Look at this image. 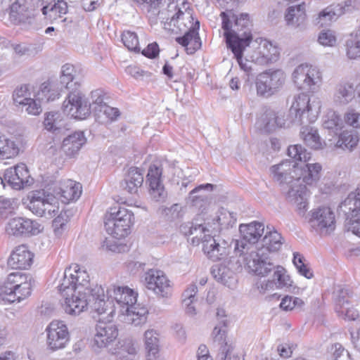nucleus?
Listing matches in <instances>:
<instances>
[{
    "instance_id": "nucleus-1",
    "label": "nucleus",
    "mask_w": 360,
    "mask_h": 360,
    "mask_svg": "<svg viewBox=\"0 0 360 360\" xmlns=\"http://www.w3.org/2000/svg\"><path fill=\"white\" fill-rule=\"evenodd\" d=\"M58 288L65 299L64 309L71 315H79L89 307L98 315L107 314L108 320L118 308L112 305L108 295V300H105V291L101 285L91 287L87 272L77 264L65 269Z\"/></svg>"
},
{
    "instance_id": "nucleus-2",
    "label": "nucleus",
    "mask_w": 360,
    "mask_h": 360,
    "mask_svg": "<svg viewBox=\"0 0 360 360\" xmlns=\"http://www.w3.org/2000/svg\"><path fill=\"white\" fill-rule=\"evenodd\" d=\"M273 179L281 186L286 200L300 210L307 205V185H312L320 178L321 165L310 164L306 159H285L271 167Z\"/></svg>"
},
{
    "instance_id": "nucleus-3",
    "label": "nucleus",
    "mask_w": 360,
    "mask_h": 360,
    "mask_svg": "<svg viewBox=\"0 0 360 360\" xmlns=\"http://www.w3.org/2000/svg\"><path fill=\"white\" fill-rule=\"evenodd\" d=\"M75 74L76 70L72 65L66 63L62 66L60 87L71 90L63 103V110L72 117L83 120L89 115V105H87L84 96L78 90L80 83Z\"/></svg>"
},
{
    "instance_id": "nucleus-4",
    "label": "nucleus",
    "mask_w": 360,
    "mask_h": 360,
    "mask_svg": "<svg viewBox=\"0 0 360 360\" xmlns=\"http://www.w3.org/2000/svg\"><path fill=\"white\" fill-rule=\"evenodd\" d=\"M106 293L116 301L123 321L134 326L146 322L148 311L145 307L136 305L137 294L133 290L127 286L111 285Z\"/></svg>"
},
{
    "instance_id": "nucleus-5",
    "label": "nucleus",
    "mask_w": 360,
    "mask_h": 360,
    "mask_svg": "<svg viewBox=\"0 0 360 360\" xmlns=\"http://www.w3.org/2000/svg\"><path fill=\"white\" fill-rule=\"evenodd\" d=\"M195 219L194 228L193 229L192 238L193 243H199L200 241L203 243V251L211 259L216 261L221 259L224 256L228 254V248L217 242L215 239V232L213 230L212 225L210 219H207L204 224L198 223Z\"/></svg>"
},
{
    "instance_id": "nucleus-6",
    "label": "nucleus",
    "mask_w": 360,
    "mask_h": 360,
    "mask_svg": "<svg viewBox=\"0 0 360 360\" xmlns=\"http://www.w3.org/2000/svg\"><path fill=\"white\" fill-rule=\"evenodd\" d=\"M162 0H134L137 4L143 5L148 11L157 8ZM167 3V8L160 13L161 18L165 20V25H172L181 30L179 22L184 19V11L187 10L186 0H165Z\"/></svg>"
},
{
    "instance_id": "nucleus-7",
    "label": "nucleus",
    "mask_w": 360,
    "mask_h": 360,
    "mask_svg": "<svg viewBox=\"0 0 360 360\" xmlns=\"http://www.w3.org/2000/svg\"><path fill=\"white\" fill-rule=\"evenodd\" d=\"M222 28L225 31L224 37L228 45V38L237 37L240 40L248 38V44L252 41V34L250 30V22L248 14L242 13L237 16L232 10L221 12Z\"/></svg>"
},
{
    "instance_id": "nucleus-8",
    "label": "nucleus",
    "mask_w": 360,
    "mask_h": 360,
    "mask_svg": "<svg viewBox=\"0 0 360 360\" xmlns=\"http://www.w3.org/2000/svg\"><path fill=\"white\" fill-rule=\"evenodd\" d=\"M134 214L126 208L119 207L110 208L105 216L106 231L114 238L120 239L130 233V226L133 224Z\"/></svg>"
},
{
    "instance_id": "nucleus-9",
    "label": "nucleus",
    "mask_w": 360,
    "mask_h": 360,
    "mask_svg": "<svg viewBox=\"0 0 360 360\" xmlns=\"http://www.w3.org/2000/svg\"><path fill=\"white\" fill-rule=\"evenodd\" d=\"M23 205L36 216L51 218L58 212L57 198L44 190H36L30 192Z\"/></svg>"
},
{
    "instance_id": "nucleus-10",
    "label": "nucleus",
    "mask_w": 360,
    "mask_h": 360,
    "mask_svg": "<svg viewBox=\"0 0 360 360\" xmlns=\"http://www.w3.org/2000/svg\"><path fill=\"white\" fill-rule=\"evenodd\" d=\"M286 76L280 69L268 70L260 73L256 80L258 96L269 98L276 94L284 86Z\"/></svg>"
},
{
    "instance_id": "nucleus-11",
    "label": "nucleus",
    "mask_w": 360,
    "mask_h": 360,
    "mask_svg": "<svg viewBox=\"0 0 360 360\" xmlns=\"http://www.w3.org/2000/svg\"><path fill=\"white\" fill-rule=\"evenodd\" d=\"M292 79L298 89L314 91L322 82V72L317 67L301 64L294 70Z\"/></svg>"
},
{
    "instance_id": "nucleus-12",
    "label": "nucleus",
    "mask_w": 360,
    "mask_h": 360,
    "mask_svg": "<svg viewBox=\"0 0 360 360\" xmlns=\"http://www.w3.org/2000/svg\"><path fill=\"white\" fill-rule=\"evenodd\" d=\"M117 326L110 319L108 321H98L95 327V333L91 348L96 353L112 345L118 337Z\"/></svg>"
},
{
    "instance_id": "nucleus-13",
    "label": "nucleus",
    "mask_w": 360,
    "mask_h": 360,
    "mask_svg": "<svg viewBox=\"0 0 360 360\" xmlns=\"http://www.w3.org/2000/svg\"><path fill=\"white\" fill-rule=\"evenodd\" d=\"M309 224L320 234H328L335 228V214L330 207H319L311 211Z\"/></svg>"
},
{
    "instance_id": "nucleus-14",
    "label": "nucleus",
    "mask_w": 360,
    "mask_h": 360,
    "mask_svg": "<svg viewBox=\"0 0 360 360\" xmlns=\"http://www.w3.org/2000/svg\"><path fill=\"white\" fill-rule=\"evenodd\" d=\"M46 344L49 349L56 351L63 349L70 340L67 326L61 321H51L46 329Z\"/></svg>"
},
{
    "instance_id": "nucleus-15",
    "label": "nucleus",
    "mask_w": 360,
    "mask_h": 360,
    "mask_svg": "<svg viewBox=\"0 0 360 360\" xmlns=\"http://www.w3.org/2000/svg\"><path fill=\"white\" fill-rule=\"evenodd\" d=\"M248 44V38H245L243 40H240L238 37H232L228 38V47L231 50L234 54L235 58L240 66L248 77L253 76L255 73V65H258L252 58H243V51Z\"/></svg>"
},
{
    "instance_id": "nucleus-16",
    "label": "nucleus",
    "mask_w": 360,
    "mask_h": 360,
    "mask_svg": "<svg viewBox=\"0 0 360 360\" xmlns=\"http://www.w3.org/2000/svg\"><path fill=\"white\" fill-rule=\"evenodd\" d=\"M245 262L250 271L262 276H266L276 267L271 257L265 252L264 249L252 251L245 257Z\"/></svg>"
},
{
    "instance_id": "nucleus-17",
    "label": "nucleus",
    "mask_w": 360,
    "mask_h": 360,
    "mask_svg": "<svg viewBox=\"0 0 360 360\" xmlns=\"http://www.w3.org/2000/svg\"><path fill=\"white\" fill-rule=\"evenodd\" d=\"M41 225L36 220L25 217H15L9 220L6 226L8 234L15 236H31L39 234Z\"/></svg>"
},
{
    "instance_id": "nucleus-18",
    "label": "nucleus",
    "mask_w": 360,
    "mask_h": 360,
    "mask_svg": "<svg viewBox=\"0 0 360 360\" xmlns=\"http://www.w3.org/2000/svg\"><path fill=\"white\" fill-rule=\"evenodd\" d=\"M145 281L148 289L161 297H169L172 294L170 281L160 270L150 269L146 273Z\"/></svg>"
},
{
    "instance_id": "nucleus-19",
    "label": "nucleus",
    "mask_w": 360,
    "mask_h": 360,
    "mask_svg": "<svg viewBox=\"0 0 360 360\" xmlns=\"http://www.w3.org/2000/svg\"><path fill=\"white\" fill-rule=\"evenodd\" d=\"M264 230V225L257 221L249 224H240L239 226L240 240L236 241V250L243 252L248 244L252 245L258 242Z\"/></svg>"
},
{
    "instance_id": "nucleus-20",
    "label": "nucleus",
    "mask_w": 360,
    "mask_h": 360,
    "mask_svg": "<svg viewBox=\"0 0 360 360\" xmlns=\"http://www.w3.org/2000/svg\"><path fill=\"white\" fill-rule=\"evenodd\" d=\"M285 124L284 120L268 106H264L257 117L256 126L262 133H271Z\"/></svg>"
},
{
    "instance_id": "nucleus-21",
    "label": "nucleus",
    "mask_w": 360,
    "mask_h": 360,
    "mask_svg": "<svg viewBox=\"0 0 360 360\" xmlns=\"http://www.w3.org/2000/svg\"><path fill=\"white\" fill-rule=\"evenodd\" d=\"M28 170L24 164L18 165L14 168L6 170L4 179L0 177V189L7 183L13 189L20 190L28 183Z\"/></svg>"
},
{
    "instance_id": "nucleus-22",
    "label": "nucleus",
    "mask_w": 360,
    "mask_h": 360,
    "mask_svg": "<svg viewBox=\"0 0 360 360\" xmlns=\"http://www.w3.org/2000/svg\"><path fill=\"white\" fill-rule=\"evenodd\" d=\"M321 105L319 101H313L310 103L308 95L299 94L294 97V101L290 109L291 114H295V117L302 122L305 114L311 113L316 117L319 112Z\"/></svg>"
},
{
    "instance_id": "nucleus-23",
    "label": "nucleus",
    "mask_w": 360,
    "mask_h": 360,
    "mask_svg": "<svg viewBox=\"0 0 360 360\" xmlns=\"http://www.w3.org/2000/svg\"><path fill=\"white\" fill-rule=\"evenodd\" d=\"M162 169L156 165H151L147 174V182L149 184V193L152 199L156 202H163L167 193L161 180Z\"/></svg>"
},
{
    "instance_id": "nucleus-24",
    "label": "nucleus",
    "mask_w": 360,
    "mask_h": 360,
    "mask_svg": "<svg viewBox=\"0 0 360 360\" xmlns=\"http://www.w3.org/2000/svg\"><path fill=\"white\" fill-rule=\"evenodd\" d=\"M258 65H263L276 61L279 58V51L271 41L261 39L257 49L250 56Z\"/></svg>"
},
{
    "instance_id": "nucleus-25",
    "label": "nucleus",
    "mask_w": 360,
    "mask_h": 360,
    "mask_svg": "<svg viewBox=\"0 0 360 360\" xmlns=\"http://www.w3.org/2000/svg\"><path fill=\"white\" fill-rule=\"evenodd\" d=\"M214 343L219 346V354L217 360H244L243 357L233 354L234 347L232 344H228L226 340V330L221 328L217 327L212 331Z\"/></svg>"
},
{
    "instance_id": "nucleus-26",
    "label": "nucleus",
    "mask_w": 360,
    "mask_h": 360,
    "mask_svg": "<svg viewBox=\"0 0 360 360\" xmlns=\"http://www.w3.org/2000/svg\"><path fill=\"white\" fill-rule=\"evenodd\" d=\"M34 254L26 245H20L12 252L8 259V266L13 269H27L32 264Z\"/></svg>"
},
{
    "instance_id": "nucleus-27",
    "label": "nucleus",
    "mask_w": 360,
    "mask_h": 360,
    "mask_svg": "<svg viewBox=\"0 0 360 360\" xmlns=\"http://www.w3.org/2000/svg\"><path fill=\"white\" fill-rule=\"evenodd\" d=\"M143 183V170L137 167H130L124 173L120 182L122 188L130 194L138 193Z\"/></svg>"
},
{
    "instance_id": "nucleus-28",
    "label": "nucleus",
    "mask_w": 360,
    "mask_h": 360,
    "mask_svg": "<svg viewBox=\"0 0 360 360\" xmlns=\"http://www.w3.org/2000/svg\"><path fill=\"white\" fill-rule=\"evenodd\" d=\"M82 192V185L79 183L72 179H65L60 181L56 194L59 195L63 203H69L79 199Z\"/></svg>"
},
{
    "instance_id": "nucleus-29",
    "label": "nucleus",
    "mask_w": 360,
    "mask_h": 360,
    "mask_svg": "<svg viewBox=\"0 0 360 360\" xmlns=\"http://www.w3.org/2000/svg\"><path fill=\"white\" fill-rule=\"evenodd\" d=\"M360 211V186L354 192H351L338 206V214L345 219L357 217Z\"/></svg>"
},
{
    "instance_id": "nucleus-30",
    "label": "nucleus",
    "mask_w": 360,
    "mask_h": 360,
    "mask_svg": "<svg viewBox=\"0 0 360 360\" xmlns=\"http://www.w3.org/2000/svg\"><path fill=\"white\" fill-rule=\"evenodd\" d=\"M355 89L354 84L347 81H341L334 89L333 100L335 105L344 106L349 103L354 98Z\"/></svg>"
},
{
    "instance_id": "nucleus-31",
    "label": "nucleus",
    "mask_w": 360,
    "mask_h": 360,
    "mask_svg": "<svg viewBox=\"0 0 360 360\" xmlns=\"http://www.w3.org/2000/svg\"><path fill=\"white\" fill-rule=\"evenodd\" d=\"M86 143V138L82 131H75L64 139L62 150L68 156L75 155Z\"/></svg>"
},
{
    "instance_id": "nucleus-32",
    "label": "nucleus",
    "mask_w": 360,
    "mask_h": 360,
    "mask_svg": "<svg viewBox=\"0 0 360 360\" xmlns=\"http://www.w3.org/2000/svg\"><path fill=\"white\" fill-rule=\"evenodd\" d=\"M236 214L231 212L226 209H220L216 217L211 219L214 232H218L222 229L232 227L236 222Z\"/></svg>"
},
{
    "instance_id": "nucleus-33",
    "label": "nucleus",
    "mask_w": 360,
    "mask_h": 360,
    "mask_svg": "<svg viewBox=\"0 0 360 360\" xmlns=\"http://www.w3.org/2000/svg\"><path fill=\"white\" fill-rule=\"evenodd\" d=\"M281 235L276 231L274 230V227L266 226V233L261 242V246L257 249H264L265 252L269 255L271 252L278 251L281 245Z\"/></svg>"
},
{
    "instance_id": "nucleus-34",
    "label": "nucleus",
    "mask_w": 360,
    "mask_h": 360,
    "mask_svg": "<svg viewBox=\"0 0 360 360\" xmlns=\"http://www.w3.org/2000/svg\"><path fill=\"white\" fill-rule=\"evenodd\" d=\"M305 4L290 6L285 18L288 25L294 27H303L306 22Z\"/></svg>"
},
{
    "instance_id": "nucleus-35",
    "label": "nucleus",
    "mask_w": 360,
    "mask_h": 360,
    "mask_svg": "<svg viewBox=\"0 0 360 360\" xmlns=\"http://www.w3.org/2000/svg\"><path fill=\"white\" fill-rule=\"evenodd\" d=\"M210 273L212 277L219 283L231 288L236 279L234 273L226 265L217 264L212 266Z\"/></svg>"
},
{
    "instance_id": "nucleus-36",
    "label": "nucleus",
    "mask_w": 360,
    "mask_h": 360,
    "mask_svg": "<svg viewBox=\"0 0 360 360\" xmlns=\"http://www.w3.org/2000/svg\"><path fill=\"white\" fill-rule=\"evenodd\" d=\"M9 20L14 25L31 24L32 17L24 5L15 2L11 5Z\"/></svg>"
},
{
    "instance_id": "nucleus-37",
    "label": "nucleus",
    "mask_w": 360,
    "mask_h": 360,
    "mask_svg": "<svg viewBox=\"0 0 360 360\" xmlns=\"http://www.w3.org/2000/svg\"><path fill=\"white\" fill-rule=\"evenodd\" d=\"M147 360H155L160 350L159 333L153 330H147L144 333Z\"/></svg>"
},
{
    "instance_id": "nucleus-38",
    "label": "nucleus",
    "mask_w": 360,
    "mask_h": 360,
    "mask_svg": "<svg viewBox=\"0 0 360 360\" xmlns=\"http://www.w3.org/2000/svg\"><path fill=\"white\" fill-rule=\"evenodd\" d=\"M176 41L183 46L186 47L187 53L192 54L201 47V41L195 27L190 29L181 37H177Z\"/></svg>"
},
{
    "instance_id": "nucleus-39",
    "label": "nucleus",
    "mask_w": 360,
    "mask_h": 360,
    "mask_svg": "<svg viewBox=\"0 0 360 360\" xmlns=\"http://www.w3.org/2000/svg\"><path fill=\"white\" fill-rule=\"evenodd\" d=\"M338 7H335V4H332L323 10H322L314 19V24L320 27L327 26L332 21L336 20L341 15Z\"/></svg>"
},
{
    "instance_id": "nucleus-40",
    "label": "nucleus",
    "mask_w": 360,
    "mask_h": 360,
    "mask_svg": "<svg viewBox=\"0 0 360 360\" xmlns=\"http://www.w3.org/2000/svg\"><path fill=\"white\" fill-rule=\"evenodd\" d=\"M23 150V144L18 139L11 141L0 134V155L8 154L10 155L8 158H11L20 155Z\"/></svg>"
},
{
    "instance_id": "nucleus-41",
    "label": "nucleus",
    "mask_w": 360,
    "mask_h": 360,
    "mask_svg": "<svg viewBox=\"0 0 360 360\" xmlns=\"http://www.w3.org/2000/svg\"><path fill=\"white\" fill-rule=\"evenodd\" d=\"M34 280L30 275L26 276V280L22 281L18 285H15V291L14 294V299L11 297L7 298L9 302H18L25 299L31 295L32 288L34 285Z\"/></svg>"
},
{
    "instance_id": "nucleus-42",
    "label": "nucleus",
    "mask_w": 360,
    "mask_h": 360,
    "mask_svg": "<svg viewBox=\"0 0 360 360\" xmlns=\"http://www.w3.org/2000/svg\"><path fill=\"white\" fill-rule=\"evenodd\" d=\"M62 88L57 84L44 82L38 91V100L45 101L46 102L53 101L60 96V91Z\"/></svg>"
},
{
    "instance_id": "nucleus-43",
    "label": "nucleus",
    "mask_w": 360,
    "mask_h": 360,
    "mask_svg": "<svg viewBox=\"0 0 360 360\" xmlns=\"http://www.w3.org/2000/svg\"><path fill=\"white\" fill-rule=\"evenodd\" d=\"M300 134L305 143L311 149L320 150L323 148L325 143L321 142L317 129L309 127H303Z\"/></svg>"
},
{
    "instance_id": "nucleus-44",
    "label": "nucleus",
    "mask_w": 360,
    "mask_h": 360,
    "mask_svg": "<svg viewBox=\"0 0 360 360\" xmlns=\"http://www.w3.org/2000/svg\"><path fill=\"white\" fill-rule=\"evenodd\" d=\"M359 141V139L356 132L344 131L339 133L335 146L338 148L351 150L356 146Z\"/></svg>"
},
{
    "instance_id": "nucleus-45",
    "label": "nucleus",
    "mask_w": 360,
    "mask_h": 360,
    "mask_svg": "<svg viewBox=\"0 0 360 360\" xmlns=\"http://www.w3.org/2000/svg\"><path fill=\"white\" fill-rule=\"evenodd\" d=\"M323 126L329 131V133L338 136L343 128L344 124L342 118L336 112L330 111L325 117Z\"/></svg>"
},
{
    "instance_id": "nucleus-46",
    "label": "nucleus",
    "mask_w": 360,
    "mask_h": 360,
    "mask_svg": "<svg viewBox=\"0 0 360 360\" xmlns=\"http://www.w3.org/2000/svg\"><path fill=\"white\" fill-rule=\"evenodd\" d=\"M44 124L48 131H59L64 127L63 117L58 112H49L46 114Z\"/></svg>"
},
{
    "instance_id": "nucleus-47",
    "label": "nucleus",
    "mask_w": 360,
    "mask_h": 360,
    "mask_svg": "<svg viewBox=\"0 0 360 360\" xmlns=\"http://www.w3.org/2000/svg\"><path fill=\"white\" fill-rule=\"evenodd\" d=\"M351 291L345 286L338 285L333 293L335 301V309L337 310L344 306L349 305V298L350 297Z\"/></svg>"
},
{
    "instance_id": "nucleus-48",
    "label": "nucleus",
    "mask_w": 360,
    "mask_h": 360,
    "mask_svg": "<svg viewBox=\"0 0 360 360\" xmlns=\"http://www.w3.org/2000/svg\"><path fill=\"white\" fill-rule=\"evenodd\" d=\"M68 12V4L64 0H54L53 4H49L48 14L45 15L49 19H56Z\"/></svg>"
},
{
    "instance_id": "nucleus-49",
    "label": "nucleus",
    "mask_w": 360,
    "mask_h": 360,
    "mask_svg": "<svg viewBox=\"0 0 360 360\" xmlns=\"http://www.w3.org/2000/svg\"><path fill=\"white\" fill-rule=\"evenodd\" d=\"M345 52L350 60L360 59V39L349 36L345 42Z\"/></svg>"
},
{
    "instance_id": "nucleus-50",
    "label": "nucleus",
    "mask_w": 360,
    "mask_h": 360,
    "mask_svg": "<svg viewBox=\"0 0 360 360\" xmlns=\"http://www.w3.org/2000/svg\"><path fill=\"white\" fill-rule=\"evenodd\" d=\"M122 41L129 51L134 52L140 51L139 38L136 32L124 30L122 34Z\"/></svg>"
},
{
    "instance_id": "nucleus-51",
    "label": "nucleus",
    "mask_w": 360,
    "mask_h": 360,
    "mask_svg": "<svg viewBox=\"0 0 360 360\" xmlns=\"http://www.w3.org/2000/svg\"><path fill=\"white\" fill-rule=\"evenodd\" d=\"M276 271L274 274V281H275V285L278 288H282L284 287H289L292 285V281L288 275L285 273V269L281 266H277L275 267Z\"/></svg>"
},
{
    "instance_id": "nucleus-52",
    "label": "nucleus",
    "mask_w": 360,
    "mask_h": 360,
    "mask_svg": "<svg viewBox=\"0 0 360 360\" xmlns=\"http://www.w3.org/2000/svg\"><path fill=\"white\" fill-rule=\"evenodd\" d=\"M304 305V301L299 298L292 296H285L280 304V307L285 311H290L294 309H301Z\"/></svg>"
},
{
    "instance_id": "nucleus-53",
    "label": "nucleus",
    "mask_w": 360,
    "mask_h": 360,
    "mask_svg": "<svg viewBox=\"0 0 360 360\" xmlns=\"http://www.w3.org/2000/svg\"><path fill=\"white\" fill-rule=\"evenodd\" d=\"M69 221V216L66 212H61L52 222V226L56 236H60L63 231L66 229L68 222Z\"/></svg>"
},
{
    "instance_id": "nucleus-54",
    "label": "nucleus",
    "mask_w": 360,
    "mask_h": 360,
    "mask_svg": "<svg viewBox=\"0 0 360 360\" xmlns=\"http://www.w3.org/2000/svg\"><path fill=\"white\" fill-rule=\"evenodd\" d=\"M30 92L27 85L24 84L18 87L13 92V98L14 103L17 105H22L27 100L30 98Z\"/></svg>"
},
{
    "instance_id": "nucleus-55",
    "label": "nucleus",
    "mask_w": 360,
    "mask_h": 360,
    "mask_svg": "<svg viewBox=\"0 0 360 360\" xmlns=\"http://www.w3.org/2000/svg\"><path fill=\"white\" fill-rule=\"evenodd\" d=\"M345 122L354 128H360V113L354 109H349L344 115Z\"/></svg>"
},
{
    "instance_id": "nucleus-56",
    "label": "nucleus",
    "mask_w": 360,
    "mask_h": 360,
    "mask_svg": "<svg viewBox=\"0 0 360 360\" xmlns=\"http://www.w3.org/2000/svg\"><path fill=\"white\" fill-rule=\"evenodd\" d=\"M91 98L92 100L91 104L88 103L86 100L87 105H89V112H91V108H92L96 115H97L100 112L101 105H106V103L103 102V97L98 91H92L91 94ZM89 114L90 113H89Z\"/></svg>"
},
{
    "instance_id": "nucleus-57",
    "label": "nucleus",
    "mask_w": 360,
    "mask_h": 360,
    "mask_svg": "<svg viewBox=\"0 0 360 360\" xmlns=\"http://www.w3.org/2000/svg\"><path fill=\"white\" fill-rule=\"evenodd\" d=\"M287 155L290 158H310L311 154L301 144L288 146Z\"/></svg>"
},
{
    "instance_id": "nucleus-58",
    "label": "nucleus",
    "mask_w": 360,
    "mask_h": 360,
    "mask_svg": "<svg viewBox=\"0 0 360 360\" xmlns=\"http://www.w3.org/2000/svg\"><path fill=\"white\" fill-rule=\"evenodd\" d=\"M40 101L41 100H38V98L37 99L31 98L27 100V102H25L22 106L25 107V111L27 112L28 114L38 115L42 111Z\"/></svg>"
},
{
    "instance_id": "nucleus-59",
    "label": "nucleus",
    "mask_w": 360,
    "mask_h": 360,
    "mask_svg": "<svg viewBox=\"0 0 360 360\" xmlns=\"http://www.w3.org/2000/svg\"><path fill=\"white\" fill-rule=\"evenodd\" d=\"M335 6L340 8L342 15L347 13H351L356 9H359L360 8V1L346 0L341 4H335Z\"/></svg>"
},
{
    "instance_id": "nucleus-60",
    "label": "nucleus",
    "mask_w": 360,
    "mask_h": 360,
    "mask_svg": "<svg viewBox=\"0 0 360 360\" xmlns=\"http://www.w3.org/2000/svg\"><path fill=\"white\" fill-rule=\"evenodd\" d=\"M338 316L343 318L345 320L354 321L359 317L358 311L349 305L344 306L340 309L335 310Z\"/></svg>"
},
{
    "instance_id": "nucleus-61",
    "label": "nucleus",
    "mask_w": 360,
    "mask_h": 360,
    "mask_svg": "<svg viewBox=\"0 0 360 360\" xmlns=\"http://www.w3.org/2000/svg\"><path fill=\"white\" fill-rule=\"evenodd\" d=\"M103 115H105L106 118L112 121L117 118L120 116V111L117 108L110 107L109 105H101V108L100 112L96 115L98 118H101Z\"/></svg>"
},
{
    "instance_id": "nucleus-62",
    "label": "nucleus",
    "mask_w": 360,
    "mask_h": 360,
    "mask_svg": "<svg viewBox=\"0 0 360 360\" xmlns=\"http://www.w3.org/2000/svg\"><path fill=\"white\" fill-rule=\"evenodd\" d=\"M16 198H8L3 196L0 197V213L3 214L6 212H11L17 206Z\"/></svg>"
},
{
    "instance_id": "nucleus-63",
    "label": "nucleus",
    "mask_w": 360,
    "mask_h": 360,
    "mask_svg": "<svg viewBox=\"0 0 360 360\" xmlns=\"http://www.w3.org/2000/svg\"><path fill=\"white\" fill-rule=\"evenodd\" d=\"M318 41L323 46H332L335 44L336 38L332 31L326 30L319 34Z\"/></svg>"
},
{
    "instance_id": "nucleus-64",
    "label": "nucleus",
    "mask_w": 360,
    "mask_h": 360,
    "mask_svg": "<svg viewBox=\"0 0 360 360\" xmlns=\"http://www.w3.org/2000/svg\"><path fill=\"white\" fill-rule=\"evenodd\" d=\"M345 226L348 231L360 237V217H350L349 219H345Z\"/></svg>"
}]
</instances>
